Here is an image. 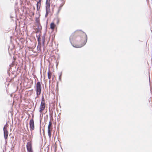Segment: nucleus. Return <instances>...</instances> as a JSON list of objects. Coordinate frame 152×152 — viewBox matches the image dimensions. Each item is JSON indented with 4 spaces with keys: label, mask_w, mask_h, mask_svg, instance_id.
Listing matches in <instances>:
<instances>
[{
    "label": "nucleus",
    "mask_w": 152,
    "mask_h": 152,
    "mask_svg": "<svg viewBox=\"0 0 152 152\" xmlns=\"http://www.w3.org/2000/svg\"><path fill=\"white\" fill-rule=\"evenodd\" d=\"M70 39L74 47L79 48L85 45L87 37L86 33L83 31H76L70 36Z\"/></svg>",
    "instance_id": "obj_1"
},
{
    "label": "nucleus",
    "mask_w": 152,
    "mask_h": 152,
    "mask_svg": "<svg viewBox=\"0 0 152 152\" xmlns=\"http://www.w3.org/2000/svg\"><path fill=\"white\" fill-rule=\"evenodd\" d=\"M35 90L37 97L38 98L39 96L40 95L42 91V86L40 82H38L37 83Z\"/></svg>",
    "instance_id": "obj_2"
},
{
    "label": "nucleus",
    "mask_w": 152,
    "mask_h": 152,
    "mask_svg": "<svg viewBox=\"0 0 152 152\" xmlns=\"http://www.w3.org/2000/svg\"><path fill=\"white\" fill-rule=\"evenodd\" d=\"M45 102L44 96H42L40 105L39 108V111L42 113L44 111L45 108Z\"/></svg>",
    "instance_id": "obj_3"
},
{
    "label": "nucleus",
    "mask_w": 152,
    "mask_h": 152,
    "mask_svg": "<svg viewBox=\"0 0 152 152\" xmlns=\"http://www.w3.org/2000/svg\"><path fill=\"white\" fill-rule=\"evenodd\" d=\"M26 147L27 152H34L32 148V143L31 141L27 142L26 145Z\"/></svg>",
    "instance_id": "obj_4"
},
{
    "label": "nucleus",
    "mask_w": 152,
    "mask_h": 152,
    "mask_svg": "<svg viewBox=\"0 0 152 152\" xmlns=\"http://www.w3.org/2000/svg\"><path fill=\"white\" fill-rule=\"evenodd\" d=\"M7 125H6L4 127L3 130L4 132V137L5 139V141L7 142V139L8 135V132L7 129Z\"/></svg>",
    "instance_id": "obj_5"
},
{
    "label": "nucleus",
    "mask_w": 152,
    "mask_h": 152,
    "mask_svg": "<svg viewBox=\"0 0 152 152\" xmlns=\"http://www.w3.org/2000/svg\"><path fill=\"white\" fill-rule=\"evenodd\" d=\"M29 125L30 130H34L35 128L34 124L33 119H31L29 121Z\"/></svg>",
    "instance_id": "obj_6"
},
{
    "label": "nucleus",
    "mask_w": 152,
    "mask_h": 152,
    "mask_svg": "<svg viewBox=\"0 0 152 152\" xmlns=\"http://www.w3.org/2000/svg\"><path fill=\"white\" fill-rule=\"evenodd\" d=\"M50 0H47L46 2V10H48L50 9Z\"/></svg>",
    "instance_id": "obj_7"
},
{
    "label": "nucleus",
    "mask_w": 152,
    "mask_h": 152,
    "mask_svg": "<svg viewBox=\"0 0 152 152\" xmlns=\"http://www.w3.org/2000/svg\"><path fill=\"white\" fill-rule=\"evenodd\" d=\"M41 0H39V1L37 2L36 5L37 10H39L41 7Z\"/></svg>",
    "instance_id": "obj_8"
},
{
    "label": "nucleus",
    "mask_w": 152,
    "mask_h": 152,
    "mask_svg": "<svg viewBox=\"0 0 152 152\" xmlns=\"http://www.w3.org/2000/svg\"><path fill=\"white\" fill-rule=\"evenodd\" d=\"M28 13L29 15L32 16L34 15V12H33V10H28V11L27 12Z\"/></svg>",
    "instance_id": "obj_9"
},
{
    "label": "nucleus",
    "mask_w": 152,
    "mask_h": 152,
    "mask_svg": "<svg viewBox=\"0 0 152 152\" xmlns=\"http://www.w3.org/2000/svg\"><path fill=\"white\" fill-rule=\"evenodd\" d=\"M50 28L52 30H53L56 26V25L54 23H52L50 24Z\"/></svg>",
    "instance_id": "obj_10"
},
{
    "label": "nucleus",
    "mask_w": 152,
    "mask_h": 152,
    "mask_svg": "<svg viewBox=\"0 0 152 152\" xmlns=\"http://www.w3.org/2000/svg\"><path fill=\"white\" fill-rule=\"evenodd\" d=\"M53 75V73L51 71H49L48 73V78L49 79H50L51 78V76Z\"/></svg>",
    "instance_id": "obj_11"
},
{
    "label": "nucleus",
    "mask_w": 152,
    "mask_h": 152,
    "mask_svg": "<svg viewBox=\"0 0 152 152\" xmlns=\"http://www.w3.org/2000/svg\"><path fill=\"white\" fill-rule=\"evenodd\" d=\"M52 130V129H48V135L49 136L50 138L51 137Z\"/></svg>",
    "instance_id": "obj_12"
},
{
    "label": "nucleus",
    "mask_w": 152,
    "mask_h": 152,
    "mask_svg": "<svg viewBox=\"0 0 152 152\" xmlns=\"http://www.w3.org/2000/svg\"><path fill=\"white\" fill-rule=\"evenodd\" d=\"M52 123L51 121H50L49 123V124L48 126V129H52L51 128Z\"/></svg>",
    "instance_id": "obj_13"
},
{
    "label": "nucleus",
    "mask_w": 152,
    "mask_h": 152,
    "mask_svg": "<svg viewBox=\"0 0 152 152\" xmlns=\"http://www.w3.org/2000/svg\"><path fill=\"white\" fill-rule=\"evenodd\" d=\"M52 123L51 121H50L49 123V124L48 126V129H52L51 128Z\"/></svg>",
    "instance_id": "obj_14"
},
{
    "label": "nucleus",
    "mask_w": 152,
    "mask_h": 152,
    "mask_svg": "<svg viewBox=\"0 0 152 152\" xmlns=\"http://www.w3.org/2000/svg\"><path fill=\"white\" fill-rule=\"evenodd\" d=\"M38 45L37 46V48L39 50H41L40 41L39 40V39H38Z\"/></svg>",
    "instance_id": "obj_15"
},
{
    "label": "nucleus",
    "mask_w": 152,
    "mask_h": 152,
    "mask_svg": "<svg viewBox=\"0 0 152 152\" xmlns=\"http://www.w3.org/2000/svg\"><path fill=\"white\" fill-rule=\"evenodd\" d=\"M36 22L38 24H39L40 23V20L39 18H37L36 19Z\"/></svg>",
    "instance_id": "obj_16"
},
{
    "label": "nucleus",
    "mask_w": 152,
    "mask_h": 152,
    "mask_svg": "<svg viewBox=\"0 0 152 152\" xmlns=\"http://www.w3.org/2000/svg\"><path fill=\"white\" fill-rule=\"evenodd\" d=\"M23 152H26V151L25 149H24V151Z\"/></svg>",
    "instance_id": "obj_17"
},
{
    "label": "nucleus",
    "mask_w": 152,
    "mask_h": 152,
    "mask_svg": "<svg viewBox=\"0 0 152 152\" xmlns=\"http://www.w3.org/2000/svg\"><path fill=\"white\" fill-rule=\"evenodd\" d=\"M47 10V11H46V15H47V13H48V12H47V10Z\"/></svg>",
    "instance_id": "obj_18"
}]
</instances>
